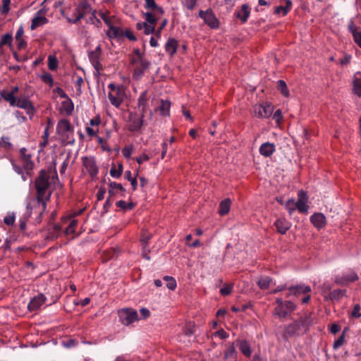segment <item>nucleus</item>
Returning a JSON list of instances; mask_svg holds the SVG:
<instances>
[{
    "instance_id": "1",
    "label": "nucleus",
    "mask_w": 361,
    "mask_h": 361,
    "mask_svg": "<svg viewBox=\"0 0 361 361\" xmlns=\"http://www.w3.org/2000/svg\"><path fill=\"white\" fill-rule=\"evenodd\" d=\"M312 324L311 313H305L293 323L284 326L283 338L288 341L290 338L300 336L307 332Z\"/></svg>"
},
{
    "instance_id": "2",
    "label": "nucleus",
    "mask_w": 361,
    "mask_h": 361,
    "mask_svg": "<svg viewBox=\"0 0 361 361\" xmlns=\"http://www.w3.org/2000/svg\"><path fill=\"white\" fill-rule=\"evenodd\" d=\"M49 176L44 169L39 171L38 177L35 180V188L37 190V199L39 203H42L43 209H46V201L49 200L50 195L45 197L46 191L49 185Z\"/></svg>"
},
{
    "instance_id": "3",
    "label": "nucleus",
    "mask_w": 361,
    "mask_h": 361,
    "mask_svg": "<svg viewBox=\"0 0 361 361\" xmlns=\"http://www.w3.org/2000/svg\"><path fill=\"white\" fill-rule=\"evenodd\" d=\"M108 87L110 89L108 97L111 104L118 108L126 97L125 88L122 85L116 86L114 83H110Z\"/></svg>"
},
{
    "instance_id": "4",
    "label": "nucleus",
    "mask_w": 361,
    "mask_h": 361,
    "mask_svg": "<svg viewBox=\"0 0 361 361\" xmlns=\"http://www.w3.org/2000/svg\"><path fill=\"white\" fill-rule=\"evenodd\" d=\"M118 315L120 322L126 326H128L137 320V312L131 308L122 309L118 310Z\"/></svg>"
},
{
    "instance_id": "5",
    "label": "nucleus",
    "mask_w": 361,
    "mask_h": 361,
    "mask_svg": "<svg viewBox=\"0 0 361 361\" xmlns=\"http://www.w3.org/2000/svg\"><path fill=\"white\" fill-rule=\"evenodd\" d=\"M199 16L202 18L204 23L211 28L216 29L219 27V20L211 9H208L206 11H200Z\"/></svg>"
},
{
    "instance_id": "6",
    "label": "nucleus",
    "mask_w": 361,
    "mask_h": 361,
    "mask_svg": "<svg viewBox=\"0 0 361 361\" xmlns=\"http://www.w3.org/2000/svg\"><path fill=\"white\" fill-rule=\"evenodd\" d=\"M101 54L102 49L99 45L94 50L88 52L89 60L98 73L102 69V65L100 63Z\"/></svg>"
},
{
    "instance_id": "7",
    "label": "nucleus",
    "mask_w": 361,
    "mask_h": 361,
    "mask_svg": "<svg viewBox=\"0 0 361 361\" xmlns=\"http://www.w3.org/2000/svg\"><path fill=\"white\" fill-rule=\"evenodd\" d=\"M76 11L78 15L75 18L72 20V23L74 24L78 23L82 18L85 17V15L90 13L92 11V7L87 0H82L78 4L76 8Z\"/></svg>"
},
{
    "instance_id": "8",
    "label": "nucleus",
    "mask_w": 361,
    "mask_h": 361,
    "mask_svg": "<svg viewBox=\"0 0 361 361\" xmlns=\"http://www.w3.org/2000/svg\"><path fill=\"white\" fill-rule=\"evenodd\" d=\"M144 125V120L140 118L136 113H130L128 130L130 132L140 130Z\"/></svg>"
},
{
    "instance_id": "9",
    "label": "nucleus",
    "mask_w": 361,
    "mask_h": 361,
    "mask_svg": "<svg viewBox=\"0 0 361 361\" xmlns=\"http://www.w3.org/2000/svg\"><path fill=\"white\" fill-rule=\"evenodd\" d=\"M56 131L63 137L68 138V134L73 131V128L67 119H62L57 124Z\"/></svg>"
},
{
    "instance_id": "10",
    "label": "nucleus",
    "mask_w": 361,
    "mask_h": 361,
    "mask_svg": "<svg viewBox=\"0 0 361 361\" xmlns=\"http://www.w3.org/2000/svg\"><path fill=\"white\" fill-rule=\"evenodd\" d=\"M348 30L353 35L354 42L361 49V30L355 24L353 19L349 20Z\"/></svg>"
},
{
    "instance_id": "11",
    "label": "nucleus",
    "mask_w": 361,
    "mask_h": 361,
    "mask_svg": "<svg viewBox=\"0 0 361 361\" xmlns=\"http://www.w3.org/2000/svg\"><path fill=\"white\" fill-rule=\"evenodd\" d=\"M82 164L92 178L97 176L99 170L93 157H84L82 159Z\"/></svg>"
},
{
    "instance_id": "12",
    "label": "nucleus",
    "mask_w": 361,
    "mask_h": 361,
    "mask_svg": "<svg viewBox=\"0 0 361 361\" xmlns=\"http://www.w3.org/2000/svg\"><path fill=\"white\" fill-rule=\"evenodd\" d=\"M44 14V11L43 9H40L36 13L35 17L32 18L31 22V30H34L37 27L45 25L49 22L48 19L45 16H42Z\"/></svg>"
},
{
    "instance_id": "13",
    "label": "nucleus",
    "mask_w": 361,
    "mask_h": 361,
    "mask_svg": "<svg viewBox=\"0 0 361 361\" xmlns=\"http://www.w3.org/2000/svg\"><path fill=\"white\" fill-rule=\"evenodd\" d=\"M298 200L296 202V209L302 214H307L309 207L307 204V197L306 192L303 190L298 192Z\"/></svg>"
},
{
    "instance_id": "14",
    "label": "nucleus",
    "mask_w": 361,
    "mask_h": 361,
    "mask_svg": "<svg viewBox=\"0 0 361 361\" xmlns=\"http://www.w3.org/2000/svg\"><path fill=\"white\" fill-rule=\"evenodd\" d=\"M47 298L44 294L39 293L34 297L28 303L27 309L30 312L37 310L46 301Z\"/></svg>"
},
{
    "instance_id": "15",
    "label": "nucleus",
    "mask_w": 361,
    "mask_h": 361,
    "mask_svg": "<svg viewBox=\"0 0 361 361\" xmlns=\"http://www.w3.org/2000/svg\"><path fill=\"white\" fill-rule=\"evenodd\" d=\"M311 291L310 286L305 284H298L288 288V295H299L300 294H307Z\"/></svg>"
},
{
    "instance_id": "16",
    "label": "nucleus",
    "mask_w": 361,
    "mask_h": 361,
    "mask_svg": "<svg viewBox=\"0 0 361 361\" xmlns=\"http://www.w3.org/2000/svg\"><path fill=\"white\" fill-rule=\"evenodd\" d=\"M149 65L150 63L148 61H142L141 63L137 64L133 73V79L139 80L143 76L146 70L148 69Z\"/></svg>"
},
{
    "instance_id": "17",
    "label": "nucleus",
    "mask_w": 361,
    "mask_h": 361,
    "mask_svg": "<svg viewBox=\"0 0 361 361\" xmlns=\"http://www.w3.org/2000/svg\"><path fill=\"white\" fill-rule=\"evenodd\" d=\"M310 222L317 229H321L326 225V216L320 212L314 213L310 216Z\"/></svg>"
},
{
    "instance_id": "18",
    "label": "nucleus",
    "mask_w": 361,
    "mask_h": 361,
    "mask_svg": "<svg viewBox=\"0 0 361 361\" xmlns=\"http://www.w3.org/2000/svg\"><path fill=\"white\" fill-rule=\"evenodd\" d=\"M274 226L279 233L284 235L290 229L291 224L285 218H279L274 222Z\"/></svg>"
},
{
    "instance_id": "19",
    "label": "nucleus",
    "mask_w": 361,
    "mask_h": 361,
    "mask_svg": "<svg viewBox=\"0 0 361 361\" xmlns=\"http://www.w3.org/2000/svg\"><path fill=\"white\" fill-rule=\"evenodd\" d=\"M255 114L259 118H269L272 114V107L269 104L259 105L255 108Z\"/></svg>"
},
{
    "instance_id": "20",
    "label": "nucleus",
    "mask_w": 361,
    "mask_h": 361,
    "mask_svg": "<svg viewBox=\"0 0 361 361\" xmlns=\"http://www.w3.org/2000/svg\"><path fill=\"white\" fill-rule=\"evenodd\" d=\"M238 351L235 349L234 343H228L227 348L224 352V359L226 361H237Z\"/></svg>"
},
{
    "instance_id": "21",
    "label": "nucleus",
    "mask_w": 361,
    "mask_h": 361,
    "mask_svg": "<svg viewBox=\"0 0 361 361\" xmlns=\"http://www.w3.org/2000/svg\"><path fill=\"white\" fill-rule=\"evenodd\" d=\"M275 151V145L269 142L262 144L259 149L260 154L265 157H271Z\"/></svg>"
},
{
    "instance_id": "22",
    "label": "nucleus",
    "mask_w": 361,
    "mask_h": 361,
    "mask_svg": "<svg viewBox=\"0 0 361 361\" xmlns=\"http://www.w3.org/2000/svg\"><path fill=\"white\" fill-rule=\"evenodd\" d=\"M109 188L108 190V193L109 197L115 196L118 192H121V197L125 196L124 193L126 192V189L122 186L121 183L109 181Z\"/></svg>"
},
{
    "instance_id": "23",
    "label": "nucleus",
    "mask_w": 361,
    "mask_h": 361,
    "mask_svg": "<svg viewBox=\"0 0 361 361\" xmlns=\"http://www.w3.org/2000/svg\"><path fill=\"white\" fill-rule=\"evenodd\" d=\"M26 152L27 149L25 147L21 148L20 150L23 167L26 171H30L32 169L33 162L31 160V156L30 154H27Z\"/></svg>"
},
{
    "instance_id": "24",
    "label": "nucleus",
    "mask_w": 361,
    "mask_h": 361,
    "mask_svg": "<svg viewBox=\"0 0 361 361\" xmlns=\"http://www.w3.org/2000/svg\"><path fill=\"white\" fill-rule=\"evenodd\" d=\"M106 35L110 39L116 38L121 39L124 37V30L120 27L111 25L110 29L106 32Z\"/></svg>"
},
{
    "instance_id": "25",
    "label": "nucleus",
    "mask_w": 361,
    "mask_h": 361,
    "mask_svg": "<svg viewBox=\"0 0 361 361\" xmlns=\"http://www.w3.org/2000/svg\"><path fill=\"white\" fill-rule=\"evenodd\" d=\"M178 42L174 38H169L165 44V51L171 56H173L177 51Z\"/></svg>"
},
{
    "instance_id": "26",
    "label": "nucleus",
    "mask_w": 361,
    "mask_h": 361,
    "mask_svg": "<svg viewBox=\"0 0 361 361\" xmlns=\"http://www.w3.org/2000/svg\"><path fill=\"white\" fill-rule=\"evenodd\" d=\"M145 8L147 10L156 11V13H159L160 15H163L164 13L163 8L158 6L154 0H145Z\"/></svg>"
},
{
    "instance_id": "27",
    "label": "nucleus",
    "mask_w": 361,
    "mask_h": 361,
    "mask_svg": "<svg viewBox=\"0 0 361 361\" xmlns=\"http://www.w3.org/2000/svg\"><path fill=\"white\" fill-rule=\"evenodd\" d=\"M250 11L248 5L243 4L241 6V10L236 12L235 15L238 18L241 20L243 23H245L247 20V18L250 16Z\"/></svg>"
},
{
    "instance_id": "28",
    "label": "nucleus",
    "mask_w": 361,
    "mask_h": 361,
    "mask_svg": "<svg viewBox=\"0 0 361 361\" xmlns=\"http://www.w3.org/2000/svg\"><path fill=\"white\" fill-rule=\"evenodd\" d=\"M15 106L26 109L29 114H33L35 111L31 102L27 99H17V102H16Z\"/></svg>"
},
{
    "instance_id": "29",
    "label": "nucleus",
    "mask_w": 361,
    "mask_h": 361,
    "mask_svg": "<svg viewBox=\"0 0 361 361\" xmlns=\"http://www.w3.org/2000/svg\"><path fill=\"white\" fill-rule=\"evenodd\" d=\"M238 348L241 353L247 357L252 355V350L250 344L246 340L238 341Z\"/></svg>"
},
{
    "instance_id": "30",
    "label": "nucleus",
    "mask_w": 361,
    "mask_h": 361,
    "mask_svg": "<svg viewBox=\"0 0 361 361\" xmlns=\"http://www.w3.org/2000/svg\"><path fill=\"white\" fill-rule=\"evenodd\" d=\"M295 309V305L291 301H285L284 305H283V310L286 314L281 315L280 314H275L279 318H285L290 315L291 312H293Z\"/></svg>"
},
{
    "instance_id": "31",
    "label": "nucleus",
    "mask_w": 361,
    "mask_h": 361,
    "mask_svg": "<svg viewBox=\"0 0 361 361\" xmlns=\"http://www.w3.org/2000/svg\"><path fill=\"white\" fill-rule=\"evenodd\" d=\"M361 73L357 72L355 74L353 81V92L357 96L361 97V79L357 78Z\"/></svg>"
},
{
    "instance_id": "32",
    "label": "nucleus",
    "mask_w": 361,
    "mask_h": 361,
    "mask_svg": "<svg viewBox=\"0 0 361 361\" xmlns=\"http://www.w3.org/2000/svg\"><path fill=\"white\" fill-rule=\"evenodd\" d=\"M346 293L345 289H336L329 292L328 296L325 295L326 299L331 300H338L342 298Z\"/></svg>"
},
{
    "instance_id": "33",
    "label": "nucleus",
    "mask_w": 361,
    "mask_h": 361,
    "mask_svg": "<svg viewBox=\"0 0 361 361\" xmlns=\"http://www.w3.org/2000/svg\"><path fill=\"white\" fill-rule=\"evenodd\" d=\"M145 18L146 23L149 25H155L158 21L159 16V13H156V11L146 12L143 13Z\"/></svg>"
},
{
    "instance_id": "34",
    "label": "nucleus",
    "mask_w": 361,
    "mask_h": 361,
    "mask_svg": "<svg viewBox=\"0 0 361 361\" xmlns=\"http://www.w3.org/2000/svg\"><path fill=\"white\" fill-rule=\"evenodd\" d=\"M12 42L13 36L11 33H6L4 35L0 40V49H1L4 46H8L10 49L12 50Z\"/></svg>"
},
{
    "instance_id": "35",
    "label": "nucleus",
    "mask_w": 361,
    "mask_h": 361,
    "mask_svg": "<svg viewBox=\"0 0 361 361\" xmlns=\"http://www.w3.org/2000/svg\"><path fill=\"white\" fill-rule=\"evenodd\" d=\"M292 8V1L290 0H285L284 6H279L276 7L275 13L279 14L283 13V16H286Z\"/></svg>"
},
{
    "instance_id": "36",
    "label": "nucleus",
    "mask_w": 361,
    "mask_h": 361,
    "mask_svg": "<svg viewBox=\"0 0 361 361\" xmlns=\"http://www.w3.org/2000/svg\"><path fill=\"white\" fill-rule=\"evenodd\" d=\"M171 103L168 100H161L160 106L158 107V111L160 114L164 116L169 115Z\"/></svg>"
},
{
    "instance_id": "37",
    "label": "nucleus",
    "mask_w": 361,
    "mask_h": 361,
    "mask_svg": "<svg viewBox=\"0 0 361 361\" xmlns=\"http://www.w3.org/2000/svg\"><path fill=\"white\" fill-rule=\"evenodd\" d=\"M231 202L230 199H225L219 204V213L221 216H224L229 212Z\"/></svg>"
},
{
    "instance_id": "38",
    "label": "nucleus",
    "mask_w": 361,
    "mask_h": 361,
    "mask_svg": "<svg viewBox=\"0 0 361 361\" xmlns=\"http://www.w3.org/2000/svg\"><path fill=\"white\" fill-rule=\"evenodd\" d=\"M98 14L100 16V18L103 20L104 23L109 27V29H110L111 25H114L113 19L115 18V16H110L109 11L103 12L102 11H99L98 12Z\"/></svg>"
},
{
    "instance_id": "39",
    "label": "nucleus",
    "mask_w": 361,
    "mask_h": 361,
    "mask_svg": "<svg viewBox=\"0 0 361 361\" xmlns=\"http://www.w3.org/2000/svg\"><path fill=\"white\" fill-rule=\"evenodd\" d=\"M61 231V226L59 224H54L48 232V238L51 240L56 239Z\"/></svg>"
},
{
    "instance_id": "40",
    "label": "nucleus",
    "mask_w": 361,
    "mask_h": 361,
    "mask_svg": "<svg viewBox=\"0 0 361 361\" xmlns=\"http://www.w3.org/2000/svg\"><path fill=\"white\" fill-rule=\"evenodd\" d=\"M0 95L2 98H4L6 101L8 102L11 106H14L16 104V102H17V99L11 92H7L6 90H2L0 92Z\"/></svg>"
},
{
    "instance_id": "41",
    "label": "nucleus",
    "mask_w": 361,
    "mask_h": 361,
    "mask_svg": "<svg viewBox=\"0 0 361 361\" xmlns=\"http://www.w3.org/2000/svg\"><path fill=\"white\" fill-rule=\"evenodd\" d=\"M148 100H149L148 92H147V90H145L140 94V95L138 97V99H137L138 107H143V109H144L145 106H147Z\"/></svg>"
},
{
    "instance_id": "42",
    "label": "nucleus",
    "mask_w": 361,
    "mask_h": 361,
    "mask_svg": "<svg viewBox=\"0 0 361 361\" xmlns=\"http://www.w3.org/2000/svg\"><path fill=\"white\" fill-rule=\"evenodd\" d=\"M272 279L271 277L263 276L258 280L257 285L262 290H266L269 288Z\"/></svg>"
},
{
    "instance_id": "43",
    "label": "nucleus",
    "mask_w": 361,
    "mask_h": 361,
    "mask_svg": "<svg viewBox=\"0 0 361 361\" xmlns=\"http://www.w3.org/2000/svg\"><path fill=\"white\" fill-rule=\"evenodd\" d=\"M152 237V234L147 231H142L140 235V242L143 248L145 250L147 245Z\"/></svg>"
},
{
    "instance_id": "44",
    "label": "nucleus",
    "mask_w": 361,
    "mask_h": 361,
    "mask_svg": "<svg viewBox=\"0 0 361 361\" xmlns=\"http://www.w3.org/2000/svg\"><path fill=\"white\" fill-rule=\"evenodd\" d=\"M122 172L123 165L122 164L120 163L118 165V169H116L115 164H113L109 173L111 177L118 178L119 177H121Z\"/></svg>"
},
{
    "instance_id": "45",
    "label": "nucleus",
    "mask_w": 361,
    "mask_h": 361,
    "mask_svg": "<svg viewBox=\"0 0 361 361\" xmlns=\"http://www.w3.org/2000/svg\"><path fill=\"white\" fill-rule=\"evenodd\" d=\"M277 89L283 96L288 97L289 91L288 90L287 85L284 80H279L277 82Z\"/></svg>"
},
{
    "instance_id": "46",
    "label": "nucleus",
    "mask_w": 361,
    "mask_h": 361,
    "mask_svg": "<svg viewBox=\"0 0 361 361\" xmlns=\"http://www.w3.org/2000/svg\"><path fill=\"white\" fill-rule=\"evenodd\" d=\"M163 279L166 282V287L171 290H175V288H176V281L175 280V279L172 276H164Z\"/></svg>"
},
{
    "instance_id": "47",
    "label": "nucleus",
    "mask_w": 361,
    "mask_h": 361,
    "mask_svg": "<svg viewBox=\"0 0 361 361\" xmlns=\"http://www.w3.org/2000/svg\"><path fill=\"white\" fill-rule=\"evenodd\" d=\"M116 205L124 211L131 210L134 207V204L133 202L127 203L124 200L118 201L116 203Z\"/></svg>"
},
{
    "instance_id": "48",
    "label": "nucleus",
    "mask_w": 361,
    "mask_h": 361,
    "mask_svg": "<svg viewBox=\"0 0 361 361\" xmlns=\"http://www.w3.org/2000/svg\"><path fill=\"white\" fill-rule=\"evenodd\" d=\"M78 225V220L73 219L69 223V225L66 228L65 233L66 235L73 234L75 232V227Z\"/></svg>"
},
{
    "instance_id": "49",
    "label": "nucleus",
    "mask_w": 361,
    "mask_h": 361,
    "mask_svg": "<svg viewBox=\"0 0 361 361\" xmlns=\"http://www.w3.org/2000/svg\"><path fill=\"white\" fill-rule=\"evenodd\" d=\"M277 305L274 308V314H280L281 315L286 314L283 310V305H284L285 302L282 300L281 298L276 299V301Z\"/></svg>"
},
{
    "instance_id": "50",
    "label": "nucleus",
    "mask_w": 361,
    "mask_h": 361,
    "mask_svg": "<svg viewBox=\"0 0 361 361\" xmlns=\"http://www.w3.org/2000/svg\"><path fill=\"white\" fill-rule=\"evenodd\" d=\"M286 208L288 211L289 214H292V213L296 209V202L294 199H289L286 203Z\"/></svg>"
},
{
    "instance_id": "51",
    "label": "nucleus",
    "mask_w": 361,
    "mask_h": 361,
    "mask_svg": "<svg viewBox=\"0 0 361 361\" xmlns=\"http://www.w3.org/2000/svg\"><path fill=\"white\" fill-rule=\"evenodd\" d=\"M48 67L51 71H54L58 67V61L55 56H49L48 58Z\"/></svg>"
},
{
    "instance_id": "52",
    "label": "nucleus",
    "mask_w": 361,
    "mask_h": 361,
    "mask_svg": "<svg viewBox=\"0 0 361 361\" xmlns=\"http://www.w3.org/2000/svg\"><path fill=\"white\" fill-rule=\"evenodd\" d=\"M92 16L90 18V22L92 24H94L97 25V27H101L102 25V22L101 20L97 18L96 16V13H97V11L96 10H92V11L90 12Z\"/></svg>"
},
{
    "instance_id": "53",
    "label": "nucleus",
    "mask_w": 361,
    "mask_h": 361,
    "mask_svg": "<svg viewBox=\"0 0 361 361\" xmlns=\"http://www.w3.org/2000/svg\"><path fill=\"white\" fill-rule=\"evenodd\" d=\"M347 330V329H345L344 330V331L343 332V334L338 338V339H336L334 343V345H333V348L334 349H338V348H340L341 346H342L344 343V341H345V331Z\"/></svg>"
},
{
    "instance_id": "54",
    "label": "nucleus",
    "mask_w": 361,
    "mask_h": 361,
    "mask_svg": "<svg viewBox=\"0 0 361 361\" xmlns=\"http://www.w3.org/2000/svg\"><path fill=\"white\" fill-rule=\"evenodd\" d=\"M41 79L44 83L49 84L50 87H52L54 85V80L50 73H46L44 74H42L41 76Z\"/></svg>"
},
{
    "instance_id": "55",
    "label": "nucleus",
    "mask_w": 361,
    "mask_h": 361,
    "mask_svg": "<svg viewBox=\"0 0 361 361\" xmlns=\"http://www.w3.org/2000/svg\"><path fill=\"white\" fill-rule=\"evenodd\" d=\"M343 276L345 278V280L347 281L348 284L350 282L355 281L358 279L357 274L354 271H350L349 273H346V274H343Z\"/></svg>"
},
{
    "instance_id": "56",
    "label": "nucleus",
    "mask_w": 361,
    "mask_h": 361,
    "mask_svg": "<svg viewBox=\"0 0 361 361\" xmlns=\"http://www.w3.org/2000/svg\"><path fill=\"white\" fill-rule=\"evenodd\" d=\"M63 105L67 114L72 113L74 107L72 101L69 98H68L67 101L63 102Z\"/></svg>"
},
{
    "instance_id": "57",
    "label": "nucleus",
    "mask_w": 361,
    "mask_h": 361,
    "mask_svg": "<svg viewBox=\"0 0 361 361\" xmlns=\"http://www.w3.org/2000/svg\"><path fill=\"white\" fill-rule=\"evenodd\" d=\"M232 290H233L232 285L226 284V285H224V286L222 288H221L220 293L224 296L228 295L232 292Z\"/></svg>"
},
{
    "instance_id": "58",
    "label": "nucleus",
    "mask_w": 361,
    "mask_h": 361,
    "mask_svg": "<svg viewBox=\"0 0 361 361\" xmlns=\"http://www.w3.org/2000/svg\"><path fill=\"white\" fill-rule=\"evenodd\" d=\"M2 1V6H1V13L6 14L9 12L10 8L9 6L11 4V0H1Z\"/></svg>"
},
{
    "instance_id": "59",
    "label": "nucleus",
    "mask_w": 361,
    "mask_h": 361,
    "mask_svg": "<svg viewBox=\"0 0 361 361\" xmlns=\"http://www.w3.org/2000/svg\"><path fill=\"white\" fill-rule=\"evenodd\" d=\"M4 222L7 226H13L15 222V216L14 214L8 215L4 217Z\"/></svg>"
},
{
    "instance_id": "60",
    "label": "nucleus",
    "mask_w": 361,
    "mask_h": 361,
    "mask_svg": "<svg viewBox=\"0 0 361 361\" xmlns=\"http://www.w3.org/2000/svg\"><path fill=\"white\" fill-rule=\"evenodd\" d=\"M360 305L358 304H356L354 307H353V310L351 312V316L354 318H359L361 317V313L360 312Z\"/></svg>"
},
{
    "instance_id": "61",
    "label": "nucleus",
    "mask_w": 361,
    "mask_h": 361,
    "mask_svg": "<svg viewBox=\"0 0 361 361\" xmlns=\"http://www.w3.org/2000/svg\"><path fill=\"white\" fill-rule=\"evenodd\" d=\"M335 283L340 286H348V283L345 280L344 276H337L335 279Z\"/></svg>"
},
{
    "instance_id": "62",
    "label": "nucleus",
    "mask_w": 361,
    "mask_h": 361,
    "mask_svg": "<svg viewBox=\"0 0 361 361\" xmlns=\"http://www.w3.org/2000/svg\"><path fill=\"white\" fill-rule=\"evenodd\" d=\"M331 284L328 282L324 283L321 286V291L324 295H326L327 293L329 294V292H331Z\"/></svg>"
},
{
    "instance_id": "63",
    "label": "nucleus",
    "mask_w": 361,
    "mask_h": 361,
    "mask_svg": "<svg viewBox=\"0 0 361 361\" xmlns=\"http://www.w3.org/2000/svg\"><path fill=\"white\" fill-rule=\"evenodd\" d=\"M212 335L214 336H218L221 339H225L228 337V334L222 329L217 331H215L214 333H213Z\"/></svg>"
},
{
    "instance_id": "64",
    "label": "nucleus",
    "mask_w": 361,
    "mask_h": 361,
    "mask_svg": "<svg viewBox=\"0 0 361 361\" xmlns=\"http://www.w3.org/2000/svg\"><path fill=\"white\" fill-rule=\"evenodd\" d=\"M144 33L145 35H150L155 33V25L147 23L146 27H144Z\"/></svg>"
}]
</instances>
